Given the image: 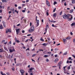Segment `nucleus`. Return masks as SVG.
<instances>
[{
	"label": "nucleus",
	"mask_w": 75,
	"mask_h": 75,
	"mask_svg": "<svg viewBox=\"0 0 75 75\" xmlns=\"http://www.w3.org/2000/svg\"><path fill=\"white\" fill-rule=\"evenodd\" d=\"M34 31V25H33L30 27V29L28 31L30 33H32V32H33Z\"/></svg>",
	"instance_id": "nucleus-1"
},
{
	"label": "nucleus",
	"mask_w": 75,
	"mask_h": 75,
	"mask_svg": "<svg viewBox=\"0 0 75 75\" xmlns=\"http://www.w3.org/2000/svg\"><path fill=\"white\" fill-rule=\"evenodd\" d=\"M49 27V26H48V25H47L46 26V28L45 30V32H46L44 33V35H45V34H46V33H47V30L48 28Z\"/></svg>",
	"instance_id": "nucleus-2"
},
{
	"label": "nucleus",
	"mask_w": 75,
	"mask_h": 75,
	"mask_svg": "<svg viewBox=\"0 0 75 75\" xmlns=\"http://www.w3.org/2000/svg\"><path fill=\"white\" fill-rule=\"evenodd\" d=\"M6 33H8V32H9V33H11V30H10V29H6Z\"/></svg>",
	"instance_id": "nucleus-3"
},
{
	"label": "nucleus",
	"mask_w": 75,
	"mask_h": 75,
	"mask_svg": "<svg viewBox=\"0 0 75 75\" xmlns=\"http://www.w3.org/2000/svg\"><path fill=\"white\" fill-rule=\"evenodd\" d=\"M72 19H73V16H72V15H70V17H69V21H71V20H72Z\"/></svg>",
	"instance_id": "nucleus-4"
},
{
	"label": "nucleus",
	"mask_w": 75,
	"mask_h": 75,
	"mask_svg": "<svg viewBox=\"0 0 75 75\" xmlns=\"http://www.w3.org/2000/svg\"><path fill=\"white\" fill-rule=\"evenodd\" d=\"M62 17L64 19H67V14H64L63 15Z\"/></svg>",
	"instance_id": "nucleus-5"
},
{
	"label": "nucleus",
	"mask_w": 75,
	"mask_h": 75,
	"mask_svg": "<svg viewBox=\"0 0 75 75\" xmlns=\"http://www.w3.org/2000/svg\"><path fill=\"white\" fill-rule=\"evenodd\" d=\"M61 62H59L57 64L58 67H59V69H61Z\"/></svg>",
	"instance_id": "nucleus-6"
},
{
	"label": "nucleus",
	"mask_w": 75,
	"mask_h": 75,
	"mask_svg": "<svg viewBox=\"0 0 75 75\" xmlns=\"http://www.w3.org/2000/svg\"><path fill=\"white\" fill-rule=\"evenodd\" d=\"M36 21V23H37V24H36V25L37 26H38L39 25V23L40 22V21H39V20H35Z\"/></svg>",
	"instance_id": "nucleus-7"
},
{
	"label": "nucleus",
	"mask_w": 75,
	"mask_h": 75,
	"mask_svg": "<svg viewBox=\"0 0 75 75\" xmlns=\"http://www.w3.org/2000/svg\"><path fill=\"white\" fill-rule=\"evenodd\" d=\"M71 16L70 14H68L67 15V19L68 20V21H69V17Z\"/></svg>",
	"instance_id": "nucleus-8"
},
{
	"label": "nucleus",
	"mask_w": 75,
	"mask_h": 75,
	"mask_svg": "<svg viewBox=\"0 0 75 75\" xmlns=\"http://www.w3.org/2000/svg\"><path fill=\"white\" fill-rule=\"evenodd\" d=\"M19 31H20V28L16 29V34L18 35L19 33Z\"/></svg>",
	"instance_id": "nucleus-9"
},
{
	"label": "nucleus",
	"mask_w": 75,
	"mask_h": 75,
	"mask_svg": "<svg viewBox=\"0 0 75 75\" xmlns=\"http://www.w3.org/2000/svg\"><path fill=\"white\" fill-rule=\"evenodd\" d=\"M20 71L21 72V73L22 75H23V74H24V71L23 70H20Z\"/></svg>",
	"instance_id": "nucleus-10"
},
{
	"label": "nucleus",
	"mask_w": 75,
	"mask_h": 75,
	"mask_svg": "<svg viewBox=\"0 0 75 75\" xmlns=\"http://www.w3.org/2000/svg\"><path fill=\"white\" fill-rule=\"evenodd\" d=\"M46 4L47 6H50V2L48 1H46Z\"/></svg>",
	"instance_id": "nucleus-11"
},
{
	"label": "nucleus",
	"mask_w": 75,
	"mask_h": 75,
	"mask_svg": "<svg viewBox=\"0 0 75 75\" xmlns=\"http://www.w3.org/2000/svg\"><path fill=\"white\" fill-rule=\"evenodd\" d=\"M67 41V40L66 39H65V38L63 39V41L64 43H65V42L66 41Z\"/></svg>",
	"instance_id": "nucleus-12"
},
{
	"label": "nucleus",
	"mask_w": 75,
	"mask_h": 75,
	"mask_svg": "<svg viewBox=\"0 0 75 75\" xmlns=\"http://www.w3.org/2000/svg\"><path fill=\"white\" fill-rule=\"evenodd\" d=\"M2 23H3L4 26V27H6V23H5V22L4 21H3Z\"/></svg>",
	"instance_id": "nucleus-13"
},
{
	"label": "nucleus",
	"mask_w": 75,
	"mask_h": 75,
	"mask_svg": "<svg viewBox=\"0 0 75 75\" xmlns=\"http://www.w3.org/2000/svg\"><path fill=\"white\" fill-rule=\"evenodd\" d=\"M71 38V37L70 36H69L67 38H66V39H67V40H69Z\"/></svg>",
	"instance_id": "nucleus-14"
},
{
	"label": "nucleus",
	"mask_w": 75,
	"mask_h": 75,
	"mask_svg": "<svg viewBox=\"0 0 75 75\" xmlns=\"http://www.w3.org/2000/svg\"><path fill=\"white\" fill-rule=\"evenodd\" d=\"M56 16H57V14L56 13H54L53 14V16L54 17H57Z\"/></svg>",
	"instance_id": "nucleus-15"
},
{
	"label": "nucleus",
	"mask_w": 75,
	"mask_h": 75,
	"mask_svg": "<svg viewBox=\"0 0 75 75\" xmlns=\"http://www.w3.org/2000/svg\"><path fill=\"white\" fill-rule=\"evenodd\" d=\"M58 61H59V59L58 58H57L55 59L54 62H57Z\"/></svg>",
	"instance_id": "nucleus-16"
},
{
	"label": "nucleus",
	"mask_w": 75,
	"mask_h": 75,
	"mask_svg": "<svg viewBox=\"0 0 75 75\" xmlns=\"http://www.w3.org/2000/svg\"><path fill=\"white\" fill-rule=\"evenodd\" d=\"M15 41H16V42L18 43L19 42H20V41H19V40H17V39H16V38H15Z\"/></svg>",
	"instance_id": "nucleus-17"
},
{
	"label": "nucleus",
	"mask_w": 75,
	"mask_h": 75,
	"mask_svg": "<svg viewBox=\"0 0 75 75\" xmlns=\"http://www.w3.org/2000/svg\"><path fill=\"white\" fill-rule=\"evenodd\" d=\"M73 11H74L73 9H72L70 10V13H72L73 12Z\"/></svg>",
	"instance_id": "nucleus-18"
},
{
	"label": "nucleus",
	"mask_w": 75,
	"mask_h": 75,
	"mask_svg": "<svg viewBox=\"0 0 75 75\" xmlns=\"http://www.w3.org/2000/svg\"><path fill=\"white\" fill-rule=\"evenodd\" d=\"M72 4H74L75 3V0H72Z\"/></svg>",
	"instance_id": "nucleus-19"
},
{
	"label": "nucleus",
	"mask_w": 75,
	"mask_h": 75,
	"mask_svg": "<svg viewBox=\"0 0 75 75\" xmlns=\"http://www.w3.org/2000/svg\"><path fill=\"white\" fill-rule=\"evenodd\" d=\"M47 54H51V52H47Z\"/></svg>",
	"instance_id": "nucleus-20"
},
{
	"label": "nucleus",
	"mask_w": 75,
	"mask_h": 75,
	"mask_svg": "<svg viewBox=\"0 0 75 75\" xmlns=\"http://www.w3.org/2000/svg\"><path fill=\"white\" fill-rule=\"evenodd\" d=\"M3 52V50L2 49H0V52Z\"/></svg>",
	"instance_id": "nucleus-21"
},
{
	"label": "nucleus",
	"mask_w": 75,
	"mask_h": 75,
	"mask_svg": "<svg viewBox=\"0 0 75 75\" xmlns=\"http://www.w3.org/2000/svg\"><path fill=\"white\" fill-rule=\"evenodd\" d=\"M40 41H44V39H42V37H41L40 38Z\"/></svg>",
	"instance_id": "nucleus-22"
},
{
	"label": "nucleus",
	"mask_w": 75,
	"mask_h": 75,
	"mask_svg": "<svg viewBox=\"0 0 75 75\" xmlns=\"http://www.w3.org/2000/svg\"><path fill=\"white\" fill-rule=\"evenodd\" d=\"M71 26H73L74 25H75V23H72L71 24Z\"/></svg>",
	"instance_id": "nucleus-23"
},
{
	"label": "nucleus",
	"mask_w": 75,
	"mask_h": 75,
	"mask_svg": "<svg viewBox=\"0 0 75 75\" xmlns=\"http://www.w3.org/2000/svg\"><path fill=\"white\" fill-rule=\"evenodd\" d=\"M57 4V2L56 1L54 2L53 4L54 5H55L56 4Z\"/></svg>",
	"instance_id": "nucleus-24"
},
{
	"label": "nucleus",
	"mask_w": 75,
	"mask_h": 75,
	"mask_svg": "<svg viewBox=\"0 0 75 75\" xmlns=\"http://www.w3.org/2000/svg\"><path fill=\"white\" fill-rule=\"evenodd\" d=\"M48 44H46L45 43H43V44L42 45H44L45 46V47L46 46V45H47Z\"/></svg>",
	"instance_id": "nucleus-25"
},
{
	"label": "nucleus",
	"mask_w": 75,
	"mask_h": 75,
	"mask_svg": "<svg viewBox=\"0 0 75 75\" xmlns=\"http://www.w3.org/2000/svg\"><path fill=\"white\" fill-rule=\"evenodd\" d=\"M12 11H13V14H14V8H13L12 9Z\"/></svg>",
	"instance_id": "nucleus-26"
},
{
	"label": "nucleus",
	"mask_w": 75,
	"mask_h": 75,
	"mask_svg": "<svg viewBox=\"0 0 75 75\" xmlns=\"http://www.w3.org/2000/svg\"><path fill=\"white\" fill-rule=\"evenodd\" d=\"M67 54V52H66L65 53L63 54V55H65Z\"/></svg>",
	"instance_id": "nucleus-27"
},
{
	"label": "nucleus",
	"mask_w": 75,
	"mask_h": 75,
	"mask_svg": "<svg viewBox=\"0 0 75 75\" xmlns=\"http://www.w3.org/2000/svg\"><path fill=\"white\" fill-rule=\"evenodd\" d=\"M0 28L1 30L3 28V26L2 25H1L0 26Z\"/></svg>",
	"instance_id": "nucleus-28"
},
{
	"label": "nucleus",
	"mask_w": 75,
	"mask_h": 75,
	"mask_svg": "<svg viewBox=\"0 0 75 75\" xmlns=\"http://www.w3.org/2000/svg\"><path fill=\"white\" fill-rule=\"evenodd\" d=\"M15 13H17V14H18V11H17V10H15Z\"/></svg>",
	"instance_id": "nucleus-29"
},
{
	"label": "nucleus",
	"mask_w": 75,
	"mask_h": 75,
	"mask_svg": "<svg viewBox=\"0 0 75 75\" xmlns=\"http://www.w3.org/2000/svg\"><path fill=\"white\" fill-rule=\"evenodd\" d=\"M4 49L5 50H6V51H8V50H7V48L6 47H4Z\"/></svg>",
	"instance_id": "nucleus-30"
},
{
	"label": "nucleus",
	"mask_w": 75,
	"mask_h": 75,
	"mask_svg": "<svg viewBox=\"0 0 75 75\" xmlns=\"http://www.w3.org/2000/svg\"><path fill=\"white\" fill-rule=\"evenodd\" d=\"M44 57L45 58H47V57H48V55H45L44 56Z\"/></svg>",
	"instance_id": "nucleus-31"
},
{
	"label": "nucleus",
	"mask_w": 75,
	"mask_h": 75,
	"mask_svg": "<svg viewBox=\"0 0 75 75\" xmlns=\"http://www.w3.org/2000/svg\"><path fill=\"white\" fill-rule=\"evenodd\" d=\"M62 13V11H61V12L59 13V15H60V16H61Z\"/></svg>",
	"instance_id": "nucleus-32"
},
{
	"label": "nucleus",
	"mask_w": 75,
	"mask_h": 75,
	"mask_svg": "<svg viewBox=\"0 0 75 75\" xmlns=\"http://www.w3.org/2000/svg\"><path fill=\"white\" fill-rule=\"evenodd\" d=\"M9 52H13V50L11 49H10L9 50Z\"/></svg>",
	"instance_id": "nucleus-33"
},
{
	"label": "nucleus",
	"mask_w": 75,
	"mask_h": 75,
	"mask_svg": "<svg viewBox=\"0 0 75 75\" xmlns=\"http://www.w3.org/2000/svg\"><path fill=\"white\" fill-rule=\"evenodd\" d=\"M10 9V7H8L7 8V11H9Z\"/></svg>",
	"instance_id": "nucleus-34"
},
{
	"label": "nucleus",
	"mask_w": 75,
	"mask_h": 75,
	"mask_svg": "<svg viewBox=\"0 0 75 75\" xmlns=\"http://www.w3.org/2000/svg\"><path fill=\"white\" fill-rule=\"evenodd\" d=\"M46 61L47 62H49V59H48V58H47L46 59Z\"/></svg>",
	"instance_id": "nucleus-35"
},
{
	"label": "nucleus",
	"mask_w": 75,
	"mask_h": 75,
	"mask_svg": "<svg viewBox=\"0 0 75 75\" xmlns=\"http://www.w3.org/2000/svg\"><path fill=\"white\" fill-rule=\"evenodd\" d=\"M39 51H43V50L42 49H39Z\"/></svg>",
	"instance_id": "nucleus-36"
},
{
	"label": "nucleus",
	"mask_w": 75,
	"mask_h": 75,
	"mask_svg": "<svg viewBox=\"0 0 75 75\" xmlns=\"http://www.w3.org/2000/svg\"><path fill=\"white\" fill-rule=\"evenodd\" d=\"M36 55V54H34L32 56V57H35V56Z\"/></svg>",
	"instance_id": "nucleus-37"
},
{
	"label": "nucleus",
	"mask_w": 75,
	"mask_h": 75,
	"mask_svg": "<svg viewBox=\"0 0 75 75\" xmlns=\"http://www.w3.org/2000/svg\"><path fill=\"white\" fill-rule=\"evenodd\" d=\"M47 39L48 41H50V38H47Z\"/></svg>",
	"instance_id": "nucleus-38"
},
{
	"label": "nucleus",
	"mask_w": 75,
	"mask_h": 75,
	"mask_svg": "<svg viewBox=\"0 0 75 75\" xmlns=\"http://www.w3.org/2000/svg\"><path fill=\"white\" fill-rule=\"evenodd\" d=\"M33 68H31L29 69L30 70H33Z\"/></svg>",
	"instance_id": "nucleus-39"
},
{
	"label": "nucleus",
	"mask_w": 75,
	"mask_h": 75,
	"mask_svg": "<svg viewBox=\"0 0 75 75\" xmlns=\"http://www.w3.org/2000/svg\"><path fill=\"white\" fill-rule=\"evenodd\" d=\"M22 12L23 13H25V10H23L22 11Z\"/></svg>",
	"instance_id": "nucleus-40"
},
{
	"label": "nucleus",
	"mask_w": 75,
	"mask_h": 75,
	"mask_svg": "<svg viewBox=\"0 0 75 75\" xmlns=\"http://www.w3.org/2000/svg\"><path fill=\"white\" fill-rule=\"evenodd\" d=\"M32 59V61H33V62H35V60H34L33 59Z\"/></svg>",
	"instance_id": "nucleus-41"
},
{
	"label": "nucleus",
	"mask_w": 75,
	"mask_h": 75,
	"mask_svg": "<svg viewBox=\"0 0 75 75\" xmlns=\"http://www.w3.org/2000/svg\"><path fill=\"white\" fill-rule=\"evenodd\" d=\"M23 20L25 22H26V21H27V20H25V19H23Z\"/></svg>",
	"instance_id": "nucleus-42"
},
{
	"label": "nucleus",
	"mask_w": 75,
	"mask_h": 75,
	"mask_svg": "<svg viewBox=\"0 0 75 75\" xmlns=\"http://www.w3.org/2000/svg\"><path fill=\"white\" fill-rule=\"evenodd\" d=\"M49 21L50 22V23H52V22H53V21H51L50 20V19L49 20Z\"/></svg>",
	"instance_id": "nucleus-43"
},
{
	"label": "nucleus",
	"mask_w": 75,
	"mask_h": 75,
	"mask_svg": "<svg viewBox=\"0 0 75 75\" xmlns=\"http://www.w3.org/2000/svg\"><path fill=\"white\" fill-rule=\"evenodd\" d=\"M73 42L74 43L75 42V39H74L73 40Z\"/></svg>",
	"instance_id": "nucleus-44"
},
{
	"label": "nucleus",
	"mask_w": 75,
	"mask_h": 75,
	"mask_svg": "<svg viewBox=\"0 0 75 75\" xmlns=\"http://www.w3.org/2000/svg\"><path fill=\"white\" fill-rule=\"evenodd\" d=\"M70 66L69 67H67V69H68L69 70L70 69Z\"/></svg>",
	"instance_id": "nucleus-45"
},
{
	"label": "nucleus",
	"mask_w": 75,
	"mask_h": 75,
	"mask_svg": "<svg viewBox=\"0 0 75 75\" xmlns=\"http://www.w3.org/2000/svg\"><path fill=\"white\" fill-rule=\"evenodd\" d=\"M22 6L23 7H24V6H25V4H22Z\"/></svg>",
	"instance_id": "nucleus-46"
},
{
	"label": "nucleus",
	"mask_w": 75,
	"mask_h": 75,
	"mask_svg": "<svg viewBox=\"0 0 75 75\" xmlns=\"http://www.w3.org/2000/svg\"><path fill=\"white\" fill-rule=\"evenodd\" d=\"M55 10H56V9H55V8L54 10H53V12L54 13V12H55Z\"/></svg>",
	"instance_id": "nucleus-47"
},
{
	"label": "nucleus",
	"mask_w": 75,
	"mask_h": 75,
	"mask_svg": "<svg viewBox=\"0 0 75 75\" xmlns=\"http://www.w3.org/2000/svg\"><path fill=\"white\" fill-rule=\"evenodd\" d=\"M20 24H19L17 25V27H18V26H20Z\"/></svg>",
	"instance_id": "nucleus-48"
},
{
	"label": "nucleus",
	"mask_w": 75,
	"mask_h": 75,
	"mask_svg": "<svg viewBox=\"0 0 75 75\" xmlns=\"http://www.w3.org/2000/svg\"><path fill=\"white\" fill-rule=\"evenodd\" d=\"M8 13H9V14H11V11H9Z\"/></svg>",
	"instance_id": "nucleus-49"
},
{
	"label": "nucleus",
	"mask_w": 75,
	"mask_h": 75,
	"mask_svg": "<svg viewBox=\"0 0 75 75\" xmlns=\"http://www.w3.org/2000/svg\"><path fill=\"white\" fill-rule=\"evenodd\" d=\"M22 33H25V31H24V30H22Z\"/></svg>",
	"instance_id": "nucleus-50"
},
{
	"label": "nucleus",
	"mask_w": 75,
	"mask_h": 75,
	"mask_svg": "<svg viewBox=\"0 0 75 75\" xmlns=\"http://www.w3.org/2000/svg\"><path fill=\"white\" fill-rule=\"evenodd\" d=\"M67 64H68V63H69V61H68V60H67Z\"/></svg>",
	"instance_id": "nucleus-51"
},
{
	"label": "nucleus",
	"mask_w": 75,
	"mask_h": 75,
	"mask_svg": "<svg viewBox=\"0 0 75 75\" xmlns=\"http://www.w3.org/2000/svg\"><path fill=\"white\" fill-rule=\"evenodd\" d=\"M58 45H60V43H58L57 45V46H58Z\"/></svg>",
	"instance_id": "nucleus-52"
},
{
	"label": "nucleus",
	"mask_w": 75,
	"mask_h": 75,
	"mask_svg": "<svg viewBox=\"0 0 75 75\" xmlns=\"http://www.w3.org/2000/svg\"><path fill=\"white\" fill-rule=\"evenodd\" d=\"M21 8V7H20V6H19V7H18V9H20Z\"/></svg>",
	"instance_id": "nucleus-53"
},
{
	"label": "nucleus",
	"mask_w": 75,
	"mask_h": 75,
	"mask_svg": "<svg viewBox=\"0 0 75 75\" xmlns=\"http://www.w3.org/2000/svg\"><path fill=\"white\" fill-rule=\"evenodd\" d=\"M48 43H49V44H51V42L48 41Z\"/></svg>",
	"instance_id": "nucleus-54"
},
{
	"label": "nucleus",
	"mask_w": 75,
	"mask_h": 75,
	"mask_svg": "<svg viewBox=\"0 0 75 75\" xmlns=\"http://www.w3.org/2000/svg\"><path fill=\"white\" fill-rule=\"evenodd\" d=\"M29 1V0H26V3H28V2Z\"/></svg>",
	"instance_id": "nucleus-55"
},
{
	"label": "nucleus",
	"mask_w": 75,
	"mask_h": 75,
	"mask_svg": "<svg viewBox=\"0 0 75 75\" xmlns=\"http://www.w3.org/2000/svg\"><path fill=\"white\" fill-rule=\"evenodd\" d=\"M31 25H32V23L30 22V26H31Z\"/></svg>",
	"instance_id": "nucleus-56"
},
{
	"label": "nucleus",
	"mask_w": 75,
	"mask_h": 75,
	"mask_svg": "<svg viewBox=\"0 0 75 75\" xmlns=\"http://www.w3.org/2000/svg\"><path fill=\"white\" fill-rule=\"evenodd\" d=\"M72 56L73 57H74L75 58V56L73 54L72 55Z\"/></svg>",
	"instance_id": "nucleus-57"
},
{
	"label": "nucleus",
	"mask_w": 75,
	"mask_h": 75,
	"mask_svg": "<svg viewBox=\"0 0 75 75\" xmlns=\"http://www.w3.org/2000/svg\"><path fill=\"white\" fill-rule=\"evenodd\" d=\"M9 44H11V41H10V42H9Z\"/></svg>",
	"instance_id": "nucleus-58"
},
{
	"label": "nucleus",
	"mask_w": 75,
	"mask_h": 75,
	"mask_svg": "<svg viewBox=\"0 0 75 75\" xmlns=\"http://www.w3.org/2000/svg\"><path fill=\"white\" fill-rule=\"evenodd\" d=\"M70 34L71 35H73V33H72V32H71L70 33Z\"/></svg>",
	"instance_id": "nucleus-59"
},
{
	"label": "nucleus",
	"mask_w": 75,
	"mask_h": 75,
	"mask_svg": "<svg viewBox=\"0 0 75 75\" xmlns=\"http://www.w3.org/2000/svg\"><path fill=\"white\" fill-rule=\"evenodd\" d=\"M14 6H15V7H17V5L16 4H15Z\"/></svg>",
	"instance_id": "nucleus-60"
},
{
	"label": "nucleus",
	"mask_w": 75,
	"mask_h": 75,
	"mask_svg": "<svg viewBox=\"0 0 75 75\" xmlns=\"http://www.w3.org/2000/svg\"><path fill=\"white\" fill-rule=\"evenodd\" d=\"M52 26L53 27H54V26H55V25H54V24H53L52 25Z\"/></svg>",
	"instance_id": "nucleus-61"
},
{
	"label": "nucleus",
	"mask_w": 75,
	"mask_h": 75,
	"mask_svg": "<svg viewBox=\"0 0 75 75\" xmlns=\"http://www.w3.org/2000/svg\"><path fill=\"white\" fill-rule=\"evenodd\" d=\"M71 57H69V60H70V59H71Z\"/></svg>",
	"instance_id": "nucleus-62"
},
{
	"label": "nucleus",
	"mask_w": 75,
	"mask_h": 75,
	"mask_svg": "<svg viewBox=\"0 0 75 75\" xmlns=\"http://www.w3.org/2000/svg\"><path fill=\"white\" fill-rule=\"evenodd\" d=\"M55 51H57V50H58V49L57 48H55L54 49Z\"/></svg>",
	"instance_id": "nucleus-63"
},
{
	"label": "nucleus",
	"mask_w": 75,
	"mask_h": 75,
	"mask_svg": "<svg viewBox=\"0 0 75 75\" xmlns=\"http://www.w3.org/2000/svg\"><path fill=\"white\" fill-rule=\"evenodd\" d=\"M66 67H67V66H65V67H63L64 69H65V68H66Z\"/></svg>",
	"instance_id": "nucleus-64"
}]
</instances>
